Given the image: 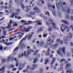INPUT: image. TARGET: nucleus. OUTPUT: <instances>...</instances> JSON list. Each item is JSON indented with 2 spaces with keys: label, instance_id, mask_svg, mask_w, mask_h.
Returning <instances> with one entry per match:
<instances>
[{
  "label": "nucleus",
  "instance_id": "1",
  "mask_svg": "<svg viewBox=\"0 0 73 73\" xmlns=\"http://www.w3.org/2000/svg\"><path fill=\"white\" fill-rule=\"evenodd\" d=\"M62 51V53L64 55H65L66 54V51H65V47H63L62 48L61 47H59V48L58 50L59 52H61L60 51Z\"/></svg>",
  "mask_w": 73,
  "mask_h": 73
},
{
  "label": "nucleus",
  "instance_id": "2",
  "mask_svg": "<svg viewBox=\"0 0 73 73\" xmlns=\"http://www.w3.org/2000/svg\"><path fill=\"white\" fill-rule=\"evenodd\" d=\"M34 51L33 50H29L28 52H27V54H26V51H25L24 52V56L25 57H28L29 56V54H31L32 52H34Z\"/></svg>",
  "mask_w": 73,
  "mask_h": 73
},
{
  "label": "nucleus",
  "instance_id": "3",
  "mask_svg": "<svg viewBox=\"0 0 73 73\" xmlns=\"http://www.w3.org/2000/svg\"><path fill=\"white\" fill-rule=\"evenodd\" d=\"M19 1L21 5L22 8V9L23 10H24L25 8V6H24L23 4L22 3L24 1V0H19Z\"/></svg>",
  "mask_w": 73,
  "mask_h": 73
},
{
  "label": "nucleus",
  "instance_id": "4",
  "mask_svg": "<svg viewBox=\"0 0 73 73\" xmlns=\"http://www.w3.org/2000/svg\"><path fill=\"white\" fill-rule=\"evenodd\" d=\"M63 40L66 45H68V38L64 36L63 37Z\"/></svg>",
  "mask_w": 73,
  "mask_h": 73
},
{
  "label": "nucleus",
  "instance_id": "5",
  "mask_svg": "<svg viewBox=\"0 0 73 73\" xmlns=\"http://www.w3.org/2000/svg\"><path fill=\"white\" fill-rule=\"evenodd\" d=\"M27 35H26V36L25 37V38H23L21 41L20 42V44L19 45H18L17 46V47L18 48H20V46L21 45V43H22V42H23L24 41H25V40H26V39L27 38Z\"/></svg>",
  "mask_w": 73,
  "mask_h": 73
},
{
  "label": "nucleus",
  "instance_id": "6",
  "mask_svg": "<svg viewBox=\"0 0 73 73\" xmlns=\"http://www.w3.org/2000/svg\"><path fill=\"white\" fill-rule=\"evenodd\" d=\"M15 57H12L11 56H9L8 58L7 61H9L10 60V61H13L14 59H15Z\"/></svg>",
  "mask_w": 73,
  "mask_h": 73
},
{
  "label": "nucleus",
  "instance_id": "7",
  "mask_svg": "<svg viewBox=\"0 0 73 73\" xmlns=\"http://www.w3.org/2000/svg\"><path fill=\"white\" fill-rule=\"evenodd\" d=\"M52 39H50V38H49V39H48L46 42V43L47 45H49L52 44Z\"/></svg>",
  "mask_w": 73,
  "mask_h": 73
},
{
  "label": "nucleus",
  "instance_id": "8",
  "mask_svg": "<svg viewBox=\"0 0 73 73\" xmlns=\"http://www.w3.org/2000/svg\"><path fill=\"white\" fill-rule=\"evenodd\" d=\"M66 8L67 13L68 14H69V13H70V10H71L69 6H68L66 7Z\"/></svg>",
  "mask_w": 73,
  "mask_h": 73
},
{
  "label": "nucleus",
  "instance_id": "9",
  "mask_svg": "<svg viewBox=\"0 0 73 73\" xmlns=\"http://www.w3.org/2000/svg\"><path fill=\"white\" fill-rule=\"evenodd\" d=\"M45 45V43L43 41H41L40 42L39 46L40 47H43Z\"/></svg>",
  "mask_w": 73,
  "mask_h": 73
},
{
  "label": "nucleus",
  "instance_id": "10",
  "mask_svg": "<svg viewBox=\"0 0 73 73\" xmlns=\"http://www.w3.org/2000/svg\"><path fill=\"white\" fill-rule=\"evenodd\" d=\"M58 46H59V44L57 43L53 45L52 48L53 49H56Z\"/></svg>",
  "mask_w": 73,
  "mask_h": 73
},
{
  "label": "nucleus",
  "instance_id": "11",
  "mask_svg": "<svg viewBox=\"0 0 73 73\" xmlns=\"http://www.w3.org/2000/svg\"><path fill=\"white\" fill-rule=\"evenodd\" d=\"M56 5L58 11H60V10L61 9V7H60V5H59V3L58 2H57L56 3Z\"/></svg>",
  "mask_w": 73,
  "mask_h": 73
},
{
  "label": "nucleus",
  "instance_id": "12",
  "mask_svg": "<svg viewBox=\"0 0 73 73\" xmlns=\"http://www.w3.org/2000/svg\"><path fill=\"white\" fill-rule=\"evenodd\" d=\"M57 14L58 16L60 17V18H61L62 17V14H61V13L60 10H58L57 11Z\"/></svg>",
  "mask_w": 73,
  "mask_h": 73
},
{
  "label": "nucleus",
  "instance_id": "13",
  "mask_svg": "<svg viewBox=\"0 0 73 73\" xmlns=\"http://www.w3.org/2000/svg\"><path fill=\"white\" fill-rule=\"evenodd\" d=\"M65 19L66 20H70V15L69 14H66L65 16Z\"/></svg>",
  "mask_w": 73,
  "mask_h": 73
},
{
  "label": "nucleus",
  "instance_id": "14",
  "mask_svg": "<svg viewBox=\"0 0 73 73\" xmlns=\"http://www.w3.org/2000/svg\"><path fill=\"white\" fill-rule=\"evenodd\" d=\"M48 27H49L48 28V31L49 32H51L52 31V28L50 26L49 24H48V23H46Z\"/></svg>",
  "mask_w": 73,
  "mask_h": 73
},
{
  "label": "nucleus",
  "instance_id": "15",
  "mask_svg": "<svg viewBox=\"0 0 73 73\" xmlns=\"http://www.w3.org/2000/svg\"><path fill=\"white\" fill-rule=\"evenodd\" d=\"M62 27H63L64 29L65 30H66L68 28V27L65 24H62L61 25Z\"/></svg>",
  "mask_w": 73,
  "mask_h": 73
},
{
  "label": "nucleus",
  "instance_id": "16",
  "mask_svg": "<svg viewBox=\"0 0 73 73\" xmlns=\"http://www.w3.org/2000/svg\"><path fill=\"white\" fill-rule=\"evenodd\" d=\"M20 47H17V46L16 47V48H15L14 49V53H13V54L14 56H15L16 54L17 53L16 52V51H17V50L18 49H19V48Z\"/></svg>",
  "mask_w": 73,
  "mask_h": 73
},
{
  "label": "nucleus",
  "instance_id": "17",
  "mask_svg": "<svg viewBox=\"0 0 73 73\" xmlns=\"http://www.w3.org/2000/svg\"><path fill=\"white\" fill-rule=\"evenodd\" d=\"M70 66H71V64H67L66 66L65 69L66 70H67Z\"/></svg>",
  "mask_w": 73,
  "mask_h": 73
},
{
  "label": "nucleus",
  "instance_id": "18",
  "mask_svg": "<svg viewBox=\"0 0 73 73\" xmlns=\"http://www.w3.org/2000/svg\"><path fill=\"white\" fill-rule=\"evenodd\" d=\"M5 66H3L0 69V71H1L0 73H4L5 72Z\"/></svg>",
  "mask_w": 73,
  "mask_h": 73
},
{
  "label": "nucleus",
  "instance_id": "19",
  "mask_svg": "<svg viewBox=\"0 0 73 73\" xmlns=\"http://www.w3.org/2000/svg\"><path fill=\"white\" fill-rule=\"evenodd\" d=\"M40 16L43 18L44 20H47V18L44 15H43L42 14H40L39 15Z\"/></svg>",
  "mask_w": 73,
  "mask_h": 73
},
{
  "label": "nucleus",
  "instance_id": "20",
  "mask_svg": "<svg viewBox=\"0 0 73 73\" xmlns=\"http://www.w3.org/2000/svg\"><path fill=\"white\" fill-rule=\"evenodd\" d=\"M48 24H51L53 23V20L52 18H49L48 19Z\"/></svg>",
  "mask_w": 73,
  "mask_h": 73
},
{
  "label": "nucleus",
  "instance_id": "21",
  "mask_svg": "<svg viewBox=\"0 0 73 73\" xmlns=\"http://www.w3.org/2000/svg\"><path fill=\"white\" fill-rule=\"evenodd\" d=\"M15 67V66L13 65V64H11L8 66V68L9 69H10L11 68H13Z\"/></svg>",
  "mask_w": 73,
  "mask_h": 73
},
{
  "label": "nucleus",
  "instance_id": "22",
  "mask_svg": "<svg viewBox=\"0 0 73 73\" xmlns=\"http://www.w3.org/2000/svg\"><path fill=\"white\" fill-rule=\"evenodd\" d=\"M30 29H31V27H29L28 28H26L25 29V32L26 33L28 32H29Z\"/></svg>",
  "mask_w": 73,
  "mask_h": 73
},
{
  "label": "nucleus",
  "instance_id": "23",
  "mask_svg": "<svg viewBox=\"0 0 73 73\" xmlns=\"http://www.w3.org/2000/svg\"><path fill=\"white\" fill-rule=\"evenodd\" d=\"M62 23H64L66 24V25H69V23L68 21H66L65 20H62Z\"/></svg>",
  "mask_w": 73,
  "mask_h": 73
},
{
  "label": "nucleus",
  "instance_id": "24",
  "mask_svg": "<svg viewBox=\"0 0 73 73\" xmlns=\"http://www.w3.org/2000/svg\"><path fill=\"white\" fill-rule=\"evenodd\" d=\"M24 56V53H23L22 54H20L18 55V58H23Z\"/></svg>",
  "mask_w": 73,
  "mask_h": 73
},
{
  "label": "nucleus",
  "instance_id": "25",
  "mask_svg": "<svg viewBox=\"0 0 73 73\" xmlns=\"http://www.w3.org/2000/svg\"><path fill=\"white\" fill-rule=\"evenodd\" d=\"M73 71L71 68H70L66 71V73H73Z\"/></svg>",
  "mask_w": 73,
  "mask_h": 73
},
{
  "label": "nucleus",
  "instance_id": "26",
  "mask_svg": "<svg viewBox=\"0 0 73 73\" xmlns=\"http://www.w3.org/2000/svg\"><path fill=\"white\" fill-rule=\"evenodd\" d=\"M52 13L54 16L55 17H56L57 16V14H56V12H55L54 10H52Z\"/></svg>",
  "mask_w": 73,
  "mask_h": 73
},
{
  "label": "nucleus",
  "instance_id": "27",
  "mask_svg": "<svg viewBox=\"0 0 73 73\" xmlns=\"http://www.w3.org/2000/svg\"><path fill=\"white\" fill-rule=\"evenodd\" d=\"M57 53L58 54H59L60 56L61 57H62L63 56V55L62 54V52H59V51H57Z\"/></svg>",
  "mask_w": 73,
  "mask_h": 73
},
{
  "label": "nucleus",
  "instance_id": "28",
  "mask_svg": "<svg viewBox=\"0 0 73 73\" xmlns=\"http://www.w3.org/2000/svg\"><path fill=\"white\" fill-rule=\"evenodd\" d=\"M33 61L34 62H33V64H36L38 61V59L37 58H34Z\"/></svg>",
  "mask_w": 73,
  "mask_h": 73
},
{
  "label": "nucleus",
  "instance_id": "29",
  "mask_svg": "<svg viewBox=\"0 0 73 73\" xmlns=\"http://www.w3.org/2000/svg\"><path fill=\"white\" fill-rule=\"evenodd\" d=\"M36 22H37V24L39 25H42V22H41L40 21H36Z\"/></svg>",
  "mask_w": 73,
  "mask_h": 73
},
{
  "label": "nucleus",
  "instance_id": "30",
  "mask_svg": "<svg viewBox=\"0 0 73 73\" xmlns=\"http://www.w3.org/2000/svg\"><path fill=\"white\" fill-rule=\"evenodd\" d=\"M48 9H49V10L51 11V10H52V6L51 5L48 4Z\"/></svg>",
  "mask_w": 73,
  "mask_h": 73
},
{
  "label": "nucleus",
  "instance_id": "31",
  "mask_svg": "<svg viewBox=\"0 0 73 73\" xmlns=\"http://www.w3.org/2000/svg\"><path fill=\"white\" fill-rule=\"evenodd\" d=\"M39 72L40 73H44V69L42 68H40L39 69Z\"/></svg>",
  "mask_w": 73,
  "mask_h": 73
},
{
  "label": "nucleus",
  "instance_id": "32",
  "mask_svg": "<svg viewBox=\"0 0 73 73\" xmlns=\"http://www.w3.org/2000/svg\"><path fill=\"white\" fill-rule=\"evenodd\" d=\"M36 12L35 11H33L30 12V13L31 15H35L36 14Z\"/></svg>",
  "mask_w": 73,
  "mask_h": 73
},
{
  "label": "nucleus",
  "instance_id": "33",
  "mask_svg": "<svg viewBox=\"0 0 73 73\" xmlns=\"http://www.w3.org/2000/svg\"><path fill=\"white\" fill-rule=\"evenodd\" d=\"M32 67H33V68H38V66L37 65V64H33L32 65Z\"/></svg>",
  "mask_w": 73,
  "mask_h": 73
},
{
  "label": "nucleus",
  "instance_id": "34",
  "mask_svg": "<svg viewBox=\"0 0 73 73\" xmlns=\"http://www.w3.org/2000/svg\"><path fill=\"white\" fill-rule=\"evenodd\" d=\"M25 16H26V17H32V15L28 14H26L25 15Z\"/></svg>",
  "mask_w": 73,
  "mask_h": 73
},
{
  "label": "nucleus",
  "instance_id": "35",
  "mask_svg": "<svg viewBox=\"0 0 73 73\" xmlns=\"http://www.w3.org/2000/svg\"><path fill=\"white\" fill-rule=\"evenodd\" d=\"M56 61V58H52V62L51 63V65L53 64H54V62Z\"/></svg>",
  "mask_w": 73,
  "mask_h": 73
},
{
  "label": "nucleus",
  "instance_id": "36",
  "mask_svg": "<svg viewBox=\"0 0 73 73\" xmlns=\"http://www.w3.org/2000/svg\"><path fill=\"white\" fill-rule=\"evenodd\" d=\"M24 46H25V44H24V43H23L21 46V50L23 49H24Z\"/></svg>",
  "mask_w": 73,
  "mask_h": 73
},
{
  "label": "nucleus",
  "instance_id": "37",
  "mask_svg": "<svg viewBox=\"0 0 73 73\" xmlns=\"http://www.w3.org/2000/svg\"><path fill=\"white\" fill-rule=\"evenodd\" d=\"M32 37V34H29L28 36L27 39L29 40H30V39H31V37Z\"/></svg>",
  "mask_w": 73,
  "mask_h": 73
},
{
  "label": "nucleus",
  "instance_id": "38",
  "mask_svg": "<svg viewBox=\"0 0 73 73\" xmlns=\"http://www.w3.org/2000/svg\"><path fill=\"white\" fill-rule=\"evenodd\" d=\"M52 26L54 28H56V23H53L52 24Z\"/></svg>",
  "mask_w": 73,
  "mask_h": 73
},
{
  "label": "nucleus",
  "instance_id": "39",
  "mask_svg": "<svg viewBox=\"0 0 73 73\" xmlns=\"http://www.w3.org/2000/svg\"><path fill=\"white\" fill-rule=\"evenodd\" d=\"M35 6V5L34 4H32V1H31V2H30V7H33Z\"/></svg>",
  "mask_w": 73,
  "mask_h": 73
},
{
  "label": "nucleus",
  "instance_id": "40",
  "mask_svg": "<svg viewBox=\"0 0 73 73\" xmlns=\"http://www.w3.org/2000/svg\"><path fill=\"white\" fill-rule=\"evenodd\" d=\"M71 56V53L70 52H68L67 53V57H70Z\"/></svg>",
  "mask_w": 73,
  "mask_h": 73
},
{
  "label": "nucleus",
  "instance_id": "41",
  "mask_svg": "<svg viewBox=\"0 0 73 73\" xmlns=\"http://www.w3.org/2000/svg\"><path fill=\"white\" fill-rule=\"evenodd\" d=\"M45 61L46 62H45L44 64L46 65L47 64V63H48V61H49V58H48L45 60Z\"/></svg>",
  "mask_w": 73,
  "mask_h": 73
},
{
  "label": "nucleus",
  "instance_id": "42",
  "mask_svg": "<svg viewBox=\"0 0 73 73\" xmlns=\"http://www.w3.org/2000/svg\"><path fill=\"white\" fill-rule=\"evenodd\" d=\"M38 50H36L34 53L33 54V56H35L36 54H37L38 53Z\"/></svg>",
  "mask_w": 73,
  "mask_h": 73
},
{
  "label": "nucleus",
  "instance_id": "43",
  "mask_svg": "<svg viewBox=\"0 0 73 73\" xmlns=\"http://www.w3.org/2000/svg\"><path fill=\"white\" fill-rule=\"evenodd\" d=\"M39 2H41L42 4H45V2H44V0H39Z\"/></svg>",
  "mask_w": 73,
  "mask_h": 73
},
{
  "label": "nucleus",
  "instance_id": "44",
  "mask_svg": "<svg viewBox=\"0 0 73 73\" xmlns=\"http://www.w3.org/2000/svg\"><path fill=\"white\" fill-rule=\"evenodd\" d=\"M15 14H13L11 16H10L9 17L10 18H12V19H13V18H14V17H15Z\"/></svg>",
  "mask_w": 73,
  "mask_h": 73
},
{
  "label": "nucleus",
  "instance_id": "45",
  "mask_svg": "<svg viewBox=\"0 0 73 73\" xmlns=\"http://www.w3.org/2000/svg\"><path fill=\"white\" fill-rule=\"evenodd\" d=\"M65 61V59H62L59 62L61 63L62 62H64Z\"/></svg>",
  "mask_w": 73,
  "mask_h": 73
},
{
  "label": "nucleus",
  "instance_id": "46",
  "mask_svg": "<svg viewBox=\"0 0 73 73\" xmlns=\"http://www.w3.org/2000/svg\"><path fill=\"white\" fill-rule=\"evenodd\" d=\"M17 26H18V24L16 23H14L13 25V27H17Z\"/></svg>",
  "mask_w": 73,
  "mask_h": 73
},
{
  "label": "nucleus",
  "instance_id": "47",
  "mask_svg": "<svg viewBox=\"0 0 73 73\" xmlns=\"http://www.w3.org/2000/svg\"><path fill=\"white\" fill-rule=\"evenodd\" d=\"M45 55L46 56H49V55H50V53H49V52H46L45 54Z\"/></svg>",
  "mask_w": 73,
  "mask_h": 73
},
{
  "label": "nucleus",
  "instance_id": "48",
  "mask_svg": "<svg viewBox=\"0 0 73 73\" xmlns=\"http://www.w3.org/2000/svg\"><path fill=\"white\" fill-rule=\"evenodd\" d=\"M26 8L27 9V10L26 11V12H28L29 11V6H26Z\"/></svg>",
  "mask_w": 73,
  "mask_h": 73
},
{
  "label": "nucleus",
  "instance_id": "49",
  "mask_svg": "<svg viewBox=\"0 0 73 73\" xmlns=\"http://www.w3.org/2000/svg\"><path fill=\"white\" fill-rule=\"evenodd\" d=\"M38 9V8H37V7H35L33 9V10H34V11H35L36 12H37V11Z\"/></svg>",
  "mask_w": 73,
  "mask_h": 73
},
{
  "label": "nucleus",
  "instance_id": "50",
  "mask_svg": "<svg viewBox=\"0 0 73 73\" xmlns=\"http://www.w3.org/2000/svg\"><path fill=\"white\" fill-rule=\"evenodd\" d=\"M69 35H70V38H72V37L73 36V35L71 33H69Z\"/></svg>",
  "mask_w": 73,
  "mask_h": 73
},
{
  "label": "nucleus",
  "instance_id": "51",
  "mask_svg": "<svg viewBox=\"0 0 73 73\" xmlns=\"http://www.w3.org/2000/svg\"><path fill=\"white\" fill-rule=\"evenodd\" d=\"M45 15H48V16H50V14H49V13L48 11H46L45 13Z\"/></svg>",
  "mask_w": 73,
  "mask_h": 73
},
{
  "label": "nucleus",
  "instance_id": "52",
  "mask_svg": "<svg viewBox=\"0 0 73 73\" xmlns=\"http://www.w3.org/2000/svg\"><path fill=\"white\" fill-rule=\"evenodd\" d=\"M3 46H1V45H0V50L2 51L3 50Z\"/></svg>",
  "mask_w": 73,
  "mask_h": 73
},
{
  "label": "nucleus",
  "instance_id": "53",
  "mask_svg": "<svg viewBox=\"0 0 73 73\" xmlns=\"http://www.w3.org/2000/svg\"><path fill=\"white\" fill-rule=\"evenodd\" d=\"M2 61L3 64H4V62H5L6 61V59H3L2 60Z\"/></svg>",
  "mask_w": 73,
  "mask_h": 73
},
{
  "label": "nucleus",
  "instance_id": "54",
  "mask_svg": "<svg viewBox=\"0 0 73 73\" xmlns=\"http://www.w3.org/2000/svg\"><path fill=\"white\" fill-rule=\"evenodd\" d=\"M60 29L61 30L62 32V33H64V31H65V30L64 29H62V27H61L60 28Z\"/></svg>",
  "mask_w": 73,
  "mask_h": 73
},
{
  "label": "nucleus",
  "instance_id": "55",
  "mask_svg": "<svg viewBox=\"0 0 73 73\" xmlns=\"http://www.w3.org/2000/svg\"><path fill=\"white\" fill-rule=\"evenodd\" d=\"M62 11V12H65V13H66V12L65 11H66V10L65 9H61Z\"/></svg>",
  "mask_w": 73,
  "mask_h": 73
},
{
  "label": "nucleus",
  "instance_id": "56",
  "mask_svg": "<svg viewBox=\"0 0 73 73\" xmlns=\"http://www.w3.org/2000/svg\"><path fill=\"white\" fill-rule=\"evenodd\" d=\"M39 31H44V29H42V28H39Z\"/></svg>",
  "mask_w": 73,
  "mask_h": 73
},
{
  "label": "nucleus",
  "instance_id": "57",
  "mask_svg": "<svg viewBox=\"0 0 73 73\" xmlns=\"http://www.w3.org/2000/svg\"><path fill=\"white\" fill-rule=\"evenodd\" d=\"M13 11H14V9H11L10 11V12L12 14H13V13H12V12H13Z\"/></svg>",
  "mask_w": 73,
  "mask_h": 73
},
{
  "label": "nucleus",
  "instance_id": "58",
  "mask_svg": "<svg viewBox=\"0 0 73 73\" xmlns=\"http://www.w3.org/2000/svg\"><path fill=\"white\" fill-rule=\"evenodd\" d=\"M40 57V55L39 54H38L36 56V58H39Z\"/></svg>",
  "mask_w": 73,
  "mask_h": 73
},
{
  "label": "nucleus",
  "instance_id": "59",
  "mask_svg": "<svg viewBox=\"0 0 73 73\" xmlns=\"http://www.w3.org/2000/svg\"><path fill=\"white\" fill-rule=\"evenodd\" d=\"M30 70H35V68L33 67H31L30 68Z\"/></svg>",
  "mask_w": 73,
  "mask_h": 73
},
{
  "label": "nucleus",
  "instance_id": "60",
  "mask_svg": "<svg viewBox=\"0 0 73 73\" xmlns=\"http://www.w3.org/2000/svg\"><path fill=\"white\" fill-rule=\"evenodd\" d=\"M68 61L67 60H66L64 61L65 64H67L68 63Z\"/></svg>",
  "mask_w": 73,
  "mask_h": 73
},
{
  "label": "nucleus",
  "instance_id": "61",
  "mask_svg": "<svg viewBox=\"0 0 73 73\" xmlns=\"http://www.w3.org/2000/svg\"><path fill=\"white\" fill-rule=\"evenodd\" d=\"M13 39H15V38L13 37L10 38H9V41H12Z\"/></svg>",
  "mask_w": 73,
  "mask_h": 73
},
{
  "label": "nucleus",
  "instance_id": "62",
  "mask_svg": "<svg viewBox=\"0 0 73 73\" xmlns=\"http://www.w3.org/2000/svg\"><path fill=\"white\" fill-rule=\"evenodd\" d=\"M70 20L71 21H73V16L72 15H71L70 16Z\"/></svg>",
  "mask_w": 73,
  "mask_h": 73
},
{
  "label": "nucleus",
  "instance_id": "63",
  "mask_svg": "<svg viewBox=\"0 0 73 73\" xmlns=\"http://www.w3.org/2000/svg\"><path fill=\"white\" fill-rule=\"evenodd\" d=\"M30 66L29 65L26 68L27 70H28V69H29L30 68Z\"/></svg>",
  "mask_w": 73,
  "mask_h": 73
},
{
  "label": "nucleus",
  "instance_id": "64",
  "mask_svg": "<svg viewBox=\"0 0 73 73\" xmlns=\"http://www.w3.org/2000/svg\"><path fill=\"white\" fill-rule=\"evenodd\" d=\"M21 23H26V21H25L24 20H21Z\"/></svg>",
  "mask_w": 73,
  "mask_h": 73
}]
</instances>
